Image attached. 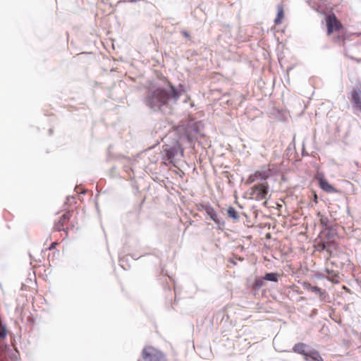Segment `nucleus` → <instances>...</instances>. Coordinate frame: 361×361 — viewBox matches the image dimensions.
<instances>
[{"instance_id":"obj_8","label":"nucleus","mask_w":361,"mask_h":361,"mask_svg":"<svg viewBox=\"0 0 361 361\" xmlns=\"http://www.w3.org/2000/svg\"><path fill=\"white\" fill-rule=\"evenodd\" d=\"M317 179L319 180V187L325 192L331 193L336 191L335 188L324 177H318Z\"/></svg>"},{"instance_id":"obj_17","label":"nucleus","mask_w":361,"mask_h":361,"mask_svg":"<svg viewBox=\"0 0 361 361\" xmlns=\"http://www.w3.org/2000/svg\"><path fill=\"white\" fill-rule=\"evenodd\" d=\"M316 248L319 252L327 250L326 245L324 242L318 243L316 245Z\"/></svg>"},{"instance_id":"obj_11","label":"nucleus","mask_w":361,"mask_h":361,"mask_svg":"<svg viewBox=\"0 0 361 361\" xmlns=\"http://www.w3.org/2000/svg\"><path fill=\"white\" fill-rule=\"evenodd\" d=\"M302 286L305 290H310L319 295L320 296L324 295V291L321 288H318L317 286H312L311 283L307 281L302 282Z\"/></svg>"},{"instance_id":"obj_7","label":"nucleus","mask_w":361,"mask_h":361,"mask_svg":"<svg viewBox=\"0 0 361 361\" xmlns=\"http://www.w3.org/2000/svg\"><path fill=\"white\" fill-rule=\"evenodd\" d=\"M351 103L355 111L361 112V87H356L351 91Z\"/></svg>"},{"instance_id":"obj_3","label":"nucleus","mask_w":361,"mask_h":361,"mask_svg":"<svg viewBox=\"0 0 361 361\" xmlns=\"http://www.w3.org/2000/svg\"><path fill=\"white\" fill-rule=\"evenodd\" d=\"M142 357L144 361H166L164 353L151 345L143 348Z\"/></svg>"},{"instance_id":"obj_2","label":"nucleus","mask_w":361,"mask_h":361,"mask_svg":"<svg viewBox=\"0 0 361 361\" xmlns=\"http://www.w3.org/2000/svg\"><path fill=\"white\" fill-rule=\"evenodd\" d=\"M269 185L267 182L255 184L250 188V198L256 201L267 199Z\"/></svg>"},{"instance_id":"obj_20","label":"nucleus","mask_w":361,"mask_h":361,"mask_svg":"<svg viewBox=\"0 0 361 361\" xmlns=\"http://www.w3.org/2000/svg\"><path fill=\"white\" fill-rule=\"evenodd\" d=\"M4 335V334H2L0 332V336H3Z\"/></svg>"},{"instance_id":"obj_21","label":"nucleus","mask_w":361,"mask_h":361,"mask_svg":"<svg viewBox=\"0 0 361 361\" xmlns=\"http://www.w3.org/2000/svg\"><path fill=\"white\" fill-rule=\"evenodd\" d=\"M74 227V225L72 224L71 228H73Z\"/></svg>"},{"instance_id":"obj_15","label":"nucleus","mask_w":361,"mask_h":361,"mask_svg":"<svg viewBox=\"0 0 361 361\" xmlns=\"http://www.w3.org/2000/svg\"><path fill=\"white\" fill-rule=\"evenodd\" d=\"M277 276H278V275L276 273H267L264 276V279L267 280V281H271L276 282L278 280Z\"/></svg>"},{"instance_id":"obj_5","label":"nucleus","mask_w":361,"mask_h":361,"mask_svg":"<svg viewBox=\"0 0 361 361\" xmlns=\"http://www.w3.org/2000/svg\"><path fill=\"white\" fill-rule=\"evenodd\" d=\"M326 25L327 27V35H331L334 31H338L342 29L343 25L334 13L329 14L326 18Z\"/></svg>"},{"instance_id":"obj_9","label":"nucleus","mask_w":361,"mask_h":361,"mask_svg":"<svg viewBox=\"0 0 361 361\" xmlns=\"http://www.w3.org/2000/svg\"><path fill=\"white\" fill-rule=\"evenodd\" d=\"M311 359L312 361H324L319 352L314 349L308 350L305 356V360L308 361Z\"/></svg>"},{"instance_id":"obj_4","label":"nucleus","mask_w":361,"mask_h":361,"mask_svg":"<svg viewBox=\"0 0 361 361\" xmlns=\"http://www.w3.org/2000/svg\"><path fill=\"white\" fill-rule=\"evenodd\" d=\"M271 176V169L269 166H263L249 176L247 183L250 184L258 180H264Z\"/></svg>"},{"instance_id":"obj_6","label":"nucleus","mask_w":361,"mask_h":361,"mask_svg":"<svg viewBox=\"0 0 361 361\" xmlns=\"http://www.w3.org/2000/svg\"><path fill=\"white\" fill-rule=\"evenodd\" d=\"M73 214V212L71 211L66 212L64 214H63L59 217V219L55 222L53 229L55 231H64L67 232V231L69 229V227L67 226V224L72 217Z\"/></svg>"},{"instance_id":"obj_18","label":"nucleus","mask_w":361,"mask_h":361,"mask_svg":"<svg viewBox=\"0 0 361 361\" xmlns=\"http://www.w3.org/2000/svg\"><path fill=\"white\" fill-rule=\"evenodd\" d=\"M58 245L57 242H54L51 244V245L49 247V250H54L56 248V246Z\"/></svg>"},{"instance_id":"obj_10","label":"nucleus","mask_w":361,"mask_h":361,"mask_svg":"<svg viewBox=\"0 0 361 361\" xmlns=\"http://www.w3.org/2000/svg\"><path fill=\"white\" fill-rule=\"evenodd\" d=\"M307 348H308V346L305 343H296L293 346V352H295L296 353H298V354L305 356V355L307 354V353L308 351Z\"/></svg>"},{"instance_id":"obj_13","label":"nucleus","mask_w":361,"mask_h":361,"mask_svg":"<svg viewBox=\"0 0 361 361\" xmlns=\"http://www.w3.org/2000/svg\"><path fill=\"white\" fill-rule=\"evenodd\" d=\"M205 211L207 214L210 217L212 220H213L215 223H218L217 214L213 207H206Z\"/></svg>"},{"instance_id":"obj_14","label":"nucleus","mask_w":361,"mask_h":361,"mask_svg":"<svg viewBox=\"0 0 361 361\" xmlns=\"http://www.w3.org/2000/svg\"><path fill=\"white\" fill-rule=\"evenodd\" d=\"M228 216L234 220H237L239 218L238 214L235 209L233 207H229L227 209Z\"/></svg>"},{"instance_id":"obj_1","label":"nucleus","mask_w":361,"mask_h":361,"mask_svg":"<svg viewBox=\"0 0 361 361\" xmlns=\"http://www.w3.org/2000/svg\"><path fill=\"white\" fill-rule=\"evenodd\" d=\"M169 88L170 90L167 91L159 87L152 92L147 99L151 108L160 109L161 106L166 105L170 99L174 102L178 101L180 97L179 92L171 83H169Z\"/></svg>"},{"instance_id":"obj_19","label":"nucleus","mask_w":361,"mask_h":361,"mask_svg":"<svg viewBox=\"0 0 361 361\" xmlns=\"http://www.w3.org/2000/svg\"><path fill=\"white\" fill-rule=\"evenodd\" d=\"M317 195H314V200L316 202H317Z\"/></svg>"},{"instance_id":"obj_16","label":"nucleus","mask_w":361,"mask_h":361,"mask_svg":"<svg viewBox=\"0 0 361 361\" xmlns=\"http://www.w3.org/2000/svg\"><path fill=\"white\" fill-rule=\"evenodd\" d=\"M319 221L321 225H322L324 227H327L329 225V219L327 216H325L324 215H320Z\"/></svg>"},{"instance_id":"obj_12","label":"nucleus","mask_w":361,"mask_h":361,"mask_svg":"<svg viewBox=\"0 0 361 361\" xmlns=\"http://www.w3.org/2000/svg\"><path fill=\"white\" fill-rule=\"evenodd\" d=\"M277 15L274 20V23L276 25H280L282 23V20L284 18V11L283 5H279L277 6Z\"/></svg>"}]
</instances>
